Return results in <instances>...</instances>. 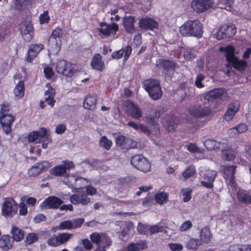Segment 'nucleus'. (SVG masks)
Returning a JSON list of instances; mask_svg holds the SVG:
<instances>
[{
	"mask_svg": "<svg viewBox=\"0 0 251 251\" xmlns=\"http://www.w3.org/2000/svg\"><path fill=\"white\" fill-rule=\"evenodd\" d=\"M180 32L184 36L201 37L202 34V25L198 20H189L180 27Z\"/></svg>",
	"mask_w": 251,
	"mask_h": 251,
	"instance_id": "nucleus-1",
	"label": "nucleus"
},
{
	"mask_svg": "<svg viewBox=\"0 0 251 251\" xmlns=\"http://www.w3.org/2000/svg\"><path fill=\"white\" fill-rule=\"evenodd\" d=\"M221 51H225V55L227 61L235 69L242 71L245 69L247 62L245 61L238 60L235 56V50L233 46H227L225 48H221Z\"/></svg>",
	"mask_w": 251,
	"mask_h": 251,
	"instance_id": "nucleus-2",
	"label": "nucleus"
},
{
	"mask_svg": "<svg viewBox=\"0 0 251 251\" xmlns=\"http://www.w3.org/2000/svg\"><path fill=\"white\" fill-rule=\"evenodd\" d=\"M144 87L152 99L157 100L161 97L162 91L160 83L157 80L147 79L144 82Z\"/></svg>",
	"mask_w": 251,
	"mask_h": 251,
	"instance_id": "nucleus-3",
	"label": "nucleus"
},
{
	"mask_svg": "<svg viewBox=\"0 0 251 251\" xmlns=\"http://www.w3.org/2000/svg\"><path fill=\"white\" fill-rule=\"evenodd\" d=\"M62 29L56 28L54 29L48 39V46L50 50L53 53H57L60 50L61 44Z\"/></svg>",
	"mask_w": 251,
	"mask_h": 251,
	"instance_id": "nucleus-4",
	"label": "nucleus"
},
{
	"mask_svg": "<svg viewBox=\"0 0 251 251\" xmlns=\"http://www.w3.org/2000/svg\"><path fill=\"white\" fill-rule=\"evenodd\" d=\"M75 165L71 161L65 160L62 164L53 167L50 170V174L57 176H61L65 175L71 169L74 168Z\"/></svg>",
	"mask_w": 251,
	"mask_h": 251,
	"instance_id": "nucleus-5",
	"label": "nucleus"
},
{
	"mask_svg": "<svg viewBox=\"0 0 251 251\" xmlns=\"http://www.w3.org/2000/svg\"><path fill=\"white\" fill-rule=\"evenodd\" d=\"M131 163L135 168L141 171L147 172L151 170V163L142 155H137L132 157Z\"/></svg>",
	"mask_w": 251,
	"mask_h": 251,
	"instance_id": "nucleus-6",
	"label": "nucleus"
},
{
	"mask_svg": "<svg viewBox=\"0 0 251 251\" xmlns=\"http://www.w3.org/2000/svg\"><path fill=\"white\" fill-rule=\"evenodd\" d=\"M73 234L68 232L58 233L53 235L47 241L49 246L56 247L65 243L72 238Z\"/></svg>",
	"mask_w": 251,
	"mask_h": 251,
	"instance_id": "nucleus-7",
	"label": "nucleus"
},
{
	"mask_svg": "<svg viewBox=\"0 0 251 251\" xmlns=\"http://www.w3.org/2000/svg\"><path fill=\"white\" fill-rule=\"evenodd\" d=\"M188 110L191 116L197 118H201L207 116L210 113V110L208 107L200 104L191 105L188 107Z\"/></svg>",
	"mask_w": 251,
	"mask_h": 251,
	"instance_id": "nucleus-8",
	"label": "nucleus"
},
{
	"mask_svg": "<svg viewBox=\"0 0 251 251\" xmlns=\"http://www.w3.org/2000/svg\"><path fill=\"white\" fill-rule=\"evenodd\" d=\"M236 32V29L234 25H224L217 32L216 38L221 40L224 38H230Z\"/></svg>",
	"mask_w": 251,
	"mask_h": 251,
	"instance_id": "nucleus-9",
	"label": "nucleus"
},
{
	"mask_svg": "<svg viewBox=\"0 0 251 251\" xmlns=\"http://www.w3.org/2000/svg\"><path fill=\"white\" fill-rule=\"evenodd\" d=\"M214 4L213 0H193L191 7L196 12H202L211 7Z\"/></svg>",
	"mask_w": 251,
	"mask_h": 251,
	"instance_id": "nucleus-10",
	"label": "nucleus"
},
{
	"mask_svg": "<svg viewBox=\"0 0 251 251\" xmlns=\"http://www.w3.org/2000/svg\"><path fill=\"white\" fill-rule=\"evenodd\" d=\"M100 27L99 29L100 35L102 37H108L111 34H115L118 30V25L115 23L111 24H107L105 22L100 23Z\"/></svg>",
	"mask_w": 251,
	"mask_h": 251,
	"instance_id": "nucleus-11",
	"label": "nucleus"
},
{
	"mask_svg": "<svg viewBox=\"0 0 251 251\" xmlns=\"http://www.w3.org/2000/svg\"><path fill=\"white\" fill-rule=\"evenodd\" d=\"M56 71L58 74L71 77L74 74V70L70 63L64 60L59 61L56 65Z\"/></svg>",
	"mask_w": 251,
	"mask_h": 251,
	"instance_id": "nucleus-12",
	"label": "nucleus"
},
{
	"mask_svg": "<svg viewBox=\"0 0 251 251\" xmlns=\"http://www.w3.org/2000/svg\"><path fill=\"white\" fill-rule=\"evenodd\" d=\"M21 33L23 39L26 42H29L32 39L33 29L30 22L26 21L23 22L20 25Z\"/></svg>",
	"mask_w": 251,
	"mask_h": 251,
	"instance_id": "nucleus-13",
	"label": "nucleus"
},
{
	"mask_svg": "<svg viewBox=\"0 0 251 251\" xmlns=\"http://www.w3.org/2000/svg\"><path fill=\"white\" fill-rule=\"evenodd\" d=\"M63 203L59 198L50 196L46 199L40 205L42 209H57Z\"/></svg>",
	"mask_w": 251,
	"mask_h": 251,
	"instance_id": "nucleus-14",
	"label": "nucleus"
},
{
	"mask_svg": "<svg viewBox=\"0 0 251 251\" xmlns=\"http://www.w3.org/2000/svg\"><path fill=\"white\" fill-rule=\"evenodd\" d=\"M15 118L11 114L0 116V123L5 134L11 133V126Z\"/></svg>",
	"mask_w": 251,
	"mask_h": 251,
	"instance_id": "nucleus-15",
	"label": "nucleus"
},
{
	"mask_svg": "<svg viewBox=\"0 0 251 251\" xmlns=\"http://www.w3.org/2000/svg\"><path fill=\"white\" fill-rule=\"evenodd\" d=\"M71 202L75 205L81 204L86 205L90 202L91 199L84 193L80 192L72 195L70 198Z\"/></svg>",
	"mask_w": 251,
	"mask_h": 251,
	"instance_id": "nucleus-16",
	"label": "nucleus"
},
{
	"mask_svg": "<svg viewBox=\"0 0 251 251\" xmlns=\"http://www.w3.org/2000/svg\"><path fill=\"white\" fill-rule=\"evenodd\" d=\"M14 200L12 199H7L5 201L2 207V214L5 216H12L17 212V207L15 205L13 207V203Z\"/></svg>",
	"mask_w": 251,
	"mask_h": 251,
	"instance_id": "nucleus-17",
	"label": "nucleus"
},
{
	"mask_svg": "<svg viewBox=\"0 0 251 251\" xmlns=\"http://www.w3.org/2000/svg\"><path fill=\"white\" fill-rule=\"evenodd\" d=\"M127 114L135 119H139L142 116V112L140 108L131 101L126 103Z\"/></svg>",
	"mask_w": 251,
	"mask_h": 251,
	"instance_id": "nucleus-18",
	"label": "nucleus"
},
{
	"mask_svg": "<svg viewBox=\"0 0 251 251\" xmlns=\"http://www.w3.org/2000/svg\"><path fill=\"white\" fill-rule=\"evenodd\" d=\"M162 123L169 131H171L174 130L176 126L177 119L174 115H167L162 119Z\"/></svg>",
	"mask_w": 251,
	"mask_h": 251,
	"instance_id": "nucleus-19",
	"label": "nucleus"
},
{
	"mask_svg": "<svg viewBox=\"0 0 251 251\" xmlns=\"http://www.w3.org/2000/svg\"><path fill=\"white\" fill-rule=\"evenodd\" d=\"M43 48L44 46L42 44H35L30 45L27 52V61L31 62L41 51Z\"/></svg>",
	"mask_w": 251,
	"mask_h": 251,
	"instance_id": "nucleus-20",
	"label": "nucleus"
},
{
	"mask_svg": "<svg viewBox=\"0 0 251 251\" xmlns=\"http://www.w3.org/2000/svg\"><path fill=\"white\" fill-rule=\"evenodd\" d=\"M139 26L144 29L153 30L158 27V23L153 19L150 18H145L140 20Z\"/></svg>",
	"mask_w": 251,
	"mask_h": 251,
	"instance_id": "nucleus-21",
	"label": "nucleus"
},
{
	"mask_svg": "<svg viewBox=\"0 0 251 251\" xmlns=\"http://www.w3.org/2000/svg\"><path fill=\"white\" fill-rule=\"evenodd\" d=\"M135 17L131 16H126L123 20V24L125 30L130 34L136 31L134 27Z\"/></svg>",
	"mask_w": 251,
	"mask_h": 251,
	"instance_id": "nucleus-22",
	"label": "nucleus"
},
{
	"mask_svg": "<svg viewBox=\"0 0 251 251\" xmlns=\"http://www.w3.org/2000/svg\"><path fill=\"white\" fill-rule=\"evenodd\" d=\"M203 144L205 147L209 150L217 149L223 150L226 148V143L225 142H217L214 140L206 139L203 142Z\"/></svg>",
	"mask_w": 251,
	"mask_h": 251,
	"instance_id": "nucleus-23",
	"label": "nucleus"
},
{
	"mask_svg": "<svg viewBox=\"0 0 251 251\" xmlns=\"http://www.w3.org/2000/svg\"><path fill=\"white\" fill-rule=\"evenodd\" d=\"M13 240L7 235H3L0 238V248L3 251H8L13 246Z\"/></svg>",
	"mask_w": 251,
	"mask_h": 251,
	"instance_id": "nucleus-24",
	"label": "nucleus"
},
{
	"mask_svg": "<svg viewBox=\"0 0 251 251\" xmlns=\"http://www.w3.org/2000/svg\"><path fill=\"white\" fill-rule=\"evenodd\" d=\"M97 97L95 95H88L83 103L85 108L94 110L96 108Z\"/></svg>",
	"mask_w": 251,
	"mask_h": 251,
	"instance_id": "nucleus-25",
	"label": "nucleus"
},
{
	"mask_svg": "<svg viewBox=\"0 0 251 251\" xmlns=\"http://www.w3.org/2000/svg\"><path fill=\"white\" fill-rule=\"evenodd\" d=\"M92 67L96 70L102 71L104 68V64L102 60V56L97 54L93 57L91 62Z\"/></svg>",
	"mask_w": 251,
	"mask_h": 251,
	"instance_id": "nucleus-26",
	"label": "nucleus"
},
{
	"mask_svg": "<svg viewBox=\"0 0 251 251\" xmlns=\"http://www.w3.org/2000/svg\"><path fill=\"white\" fill-rule=\"evenodd\" d=\"M238 109L239 107L237 104L232 103L229 104L227 110L225 114L224 119L227 121L231 120L233 116L238 111Z\"/></svg>",
	"mask_w": 251,
	"mask_h": 251,
	"instance_id": "nucleus-27",
	"label": "nucleus"
},
{
	"mask_svg": "<svg viewBox=\"0 0 251 251\" xmlns=\"http://www.w3.org/2000/svg\"><path fill=\"white\" fill-rule=\"evenodd\" d=\"M225 89L223 88H218L215 89L210 92L208 95L209 100H216L222 99L225 95Z\"/></svg>",
	"mask_w": 251,
	"mask_h": 251,
	"instance_id": "nucleus-28",
	"label": "nucleus"
},
{
	"mask_svg": "<svg viewBox=\"0 0 251 251\" xmlns=\"http://www.w3.org/2000/svg\"><path fill=\"white\" fill-rule=\"evenodd\" d=\"M200 237L201 243L207 244L209 243L212 238V234L209 228L207 227L202 228L200 232Z\"/></svg>",
	"mask_w": 251,
	"mask_h": 251,
	"instance_id": "nucleus-29",
	"label": "nucleus"
},
{
	"mask_svg": "<svg viewBox=\"0 0 251 251\" xmlns=\"http://www.w3.org/2000/svg\"><path fill=\"white\" fill-rule=\"evenodd\" d=\"M147 248V245L144 241L136 243L130 244L126 248V251H139Z\"/></svg>",
	"mask_w": 251,
	"mask_h": 251,
	"instance_id": "nucleus-30",
	"label": "nucleus"
},
{
	"mask_svg": "<svg viewBox=\"0 0 251 251\" xmlns=\"http://www.w3.org/2000/svg\"><path fill=\"white\" fill-rule=\"evenodd\" d=\"M14 93L17 99H20L24 96L25 94V85L23 81H19L16 84L14 89Z\"/></svg>",
	"mask_w": 251,
	"mask_h": 251,
	"instance_id": "nucleus-31",
	"label": "nucleus"
},
{
	"mask_svg": "<svg viewBox=\"0 0 251 251\" xmlns=\"http://www.w3.org/2000/svg\"><path fill=\"white\" fill-rule=\"evenodd\" d=\"M237 197L239 201L245 203H251V196L246 191L240 190L237 193Z\"/></svg>",
	"mask_w": 251,
	"mask_h": 251,
	"instance_id": "nucleus-32",
	"label": "nucleus"
},
{
	"mask_svg": "<svg viewBox=\"0 0 251 251\" xmlns=\"http://www.w3.org/2000/svg\"><path fill=\"white\" fill-rule=\"evenodd\" d=\"M181 51L183 53L184 59L187 61L192 60L196 56V51L194 49L183 48Z\"/></svg>",
	"mask_w": 251,
	"mask_h": 251,
	"instance_id": "nucleus-33",
	"label": "nucleus"
},
{
	"mask_svg": "<svg viewBox=\"0 0 251 251\" xmlns=\"http://www.w3.org/2000/svg\"><path fill=\"white\" fill-rule=\"evenodd\" d=\"M11 233L13 239L16 241H20L24 239V231L16 226H13Z\"/></svg>",
	"mask_w": 251,
	"mask_h": 251,
	"instance_id": "nucleus-34",
	"label": "nucleus"
},
{
	"mask_svg": "<svg viewBox=\"0 0 251 251\" xmlns=\"http://www.w3.org/2000/svg\"><path fill=\"white\" fill-rule=\"evenodd\" d=\"M47 128L41 127L38 131V136L39 138L38 142H41L40 139H44V141L51 142V137L48 134Z\"/></svg>",
	"mask_w": 251,
	"mask_h": 251,
	"instance_id": "nucleus-35",
	"label": "nucleus"
},
{
	"mask_svg": "<svg viewBox=\"0 0 251 251\" xmlns=\"http://www.w3.org/2000/svg\"><path fill=\"white\" fill-rule=\"evenodd\" d=\"M159 62L160 67L168 71L174 70L176 65L174 61L169 60L161 59Z\"/></svg>",
	"mask_w": 251,
	"mask_h": 251,
	"instance_id": "nucleus-36",
	"label": "nucleus"
},
{
	"mask_svg": "<svg viewBox=\"0 0 251 251\" xmlns=\"http://www.w3.org/2000/svg\"><path fill=\"white\" fill-rule=\"evenodd\" d=\"M201 245V241L199 239L192 238L188 242L186 247L188 249L196 251Z\"/></svg>",
	"mask_w": 251,
	"mask_h": 251,
	"instance_id": "nucleus-37",
	"label": "nucleus"
},
{
	"mask_svg": "<svg viewBox=\"0 0 251 251\" xmlns=\"http://www.w3.org/2000/svg\"><path fill=\"white\" fill-rule=\"evenodd\" d=\"M155 201L159 204H163L168 201V195L164 192H160L155 196Z\"/></svg>",
	"mask_w": 251,
	"mask_h": 251,
	"instance_id": "nucleus-38",
	"label": "nucleus"
},
{
	"mask_svg": "<svg viewBox=\"0 0 251 251\" xmlns=\"http://www.w3.org/2000/svg\"><path fill=\"white\" fill-rule=\"evenodd\" d=\"M236 168V166L233 165L225 166V173L231 180L234 178Z\"/></svg>",
	"mask_w": 251,
	"mask_h": 251,
	"instance_id": "nucleus-39",
	"label": "nucleus"
},
{
	"mask_svg": "<svg viewBox=\"0 0 251 251\" xmlns=\"http://www.w3.org/2000/svg\"><path fill=\"white\" fill-rule=\"evenodd\" d=\"M104 233L94 232L90 236L91 241L96 244H99L102 241V238Z\"/></svg>",
	"mask_w": 251,
	"mask_h": 251,
	"instance_id": "nucleus-40",
	"label": "nucleus"
},
{
	"mask_svg": "<svg viewBox=\"0 0 251 251\" xmlns=\"http://www.w3.org/2000/svg\"><path fill=\"white\" fill-rule=\"evenodd\" d=\"M222 157L225 160L230 161L234 159L235 155L231 150H226L222 151Z\"/></svg>",
	"mask_w": 251,
	"mask_h": 251,
	"instance_id": "nucleus-41",
	"label": "nucleus"
},
{
	"mask_svg": "<svg viewBox=\"0 0 251 251\" xmlns=\"http://www.w3.org/2000/svg\"><path fill=\"white\" fill-rule=\"evenodd\" d=\"M112 144V141L108 140L105 136H102L100 139V147L106 150H109L110 149Z\"/></svg>",
	"mask_w": 251,
	"mask_h": 251,
	"instance_id": "nucleus-42",
	"label": "nucleus"
},
{
	"mask_svg": "<svg viewBox=\"0 0 251 251\" xmlns=\"http://www.w3.org/2000/svg\"><path fill=\"white\" fill-rule=\"evenodd\" d=\"M72 223L71 220H65L61 222L60 224L56 226V228L60 230L72 229Z\"/></svg>",
	"mask_w": 251,
	"mask_h": 251,
	"instance_id": "nucleus-43",
	"label": "nucleus"
},
{
	"mask_svg": "<svg viewBox=\"0 0 251 251\" xmlns=\"http://www.w3.org/2000/svg\"><path fill=\"white\" fill-rule=\"evenodd\" d=\"M151 116L152 117H147L146 120L147 123H150V124L154 126L155 134H156V135H157L159 133V127L156 124L155 118L154 116H152V115Z\"/></svg>",
	"mask_w": 251,
	"mask_h": 251,
	"instance_id": "nucleus-44",
	"label": "nucleus"
},
{
	"mask_svg": "<svg viewBox=\"0 0 251 251\" xmlns=\"http://www.w3.org/2000/svg\"><path fill=\"white\" fill-rule=\"evenodd\" d=\"M216 175L217 172L216 171L208 170L204 175V179L207 181L214 182Z\"/></svg>",
	"mask_w": 251,
	"mask_h": 251,
	"instance_id": "nucleus-45",
	"label": "nucleus"
},
{
	"mask_svg": "<svg viewBox=\"0 0 251 251\" xmlns=\"http://www.w3.org/2000/svg\"><path fill=\"white\" fill-rule=\"evenodd\" d=\"M36 165L37 166L39 170H40V172H42L49 168L51 166V164L49 161H42L36 163Z\"/></svg>",
	"mask_w": 251,
	"mask_h": 251,
	"instance_id": "nucleus-46",
	"label": "nucleus"
},
{
	"mask_svg": "<svg viewBox=\"0 0 251 251\" xmlns=\"http://www.w3.org/2000/svg\"><path fill=\"white\" fill-rule=\"evenodd\" d=\"M29 1L30 0H16L15 8L17 10L24 9Z\"/></svg>",
	"mask_w": 251,
	"mask_h": 251,
	"instance_id": "nucleus-47",
	"label": "nucleus"
},
{
	"mask_svg": "<svg viewBox=\"0 0 251 251\" xmlns=\"http://www.w3.org/2000/svg\"><path fill=\"white\" fill-rule=\"evenodd\" d=\"M195 172V167L193 166H189L185 171L182 173V176L185 179L192 176Z\"/></svg>",
	"mask_w": 251,
	"mask_h": 251,
	"instance_id": "nucleus-48",
	"label": "nucleus"
},
{
	"mask_svg": "<svg viewBox=\"0 0 251 251\" xmlns=\"http://www.w3.org/2000/svg\"><path fill=\"white\" fill-rule=\"evenodd\" d=\"M138 146V143L133 140L132 139L127 138L126 141V145L125 146V149H129L136 148Z\"/></svg>",
	"mask_w": 251,
	"mask_h": 251,
	"instance_id": "nucleus-49",
	"label": "nucleus"
},
{
	"mask_svg": "<svg viewBox=\"0 0 251 251\" xmlns=\"http://www.w3.org/2000/svg\"><path fill=\"white\" fill-rule=\"evenodd\" d=\"M127 138V137H126L123 135L118 136L116 139L117 146L125 149V146L126 145V141Z\"/></svg>",
	"mask_w": 251,
	"mask_h": 251,
	"instance_id": "nucleus-50",
	"label": "nucleus"
},
{
	"mask_svg": "<svg viewBox=\"0 0 251 251\" xmlns=\"http://www.w3.org/2000/svg\"><path fill=\"white\" fill-rule=\"evenodd\" d=\"M72 223V229L80 228L84 222L83 218H77L71 221Z\"/></svg>",
	"mask_w": 251,
	"mask_h": 251,
	"instance_id": "nucleus-51",
	"label": "nucleus"
},
{
	"mask_svg": "<svg viewBox=\"0 0 251 251\" xmlns=\"http://www.w3.org/2000/svg\"><path fill=\"white\" fill-rule=\"evenodd\" d=\"M193 224L192 222L189 221H186L184 222L179 227V230L181 232L186 231L192 228Z\"/></svg>",
	"mask_w": 251,
	"mask_h": 251,
	"instance_id": "nucleus-52",
	"label": "nucleus"
},
{
	"mask_svg": "<svg viewBox=\"0 0 251 251\" xmlns=\"http://www.w3.org/2000/svg\"><path fill=\"white\" fill-rule=\"evenodd\" d=\"M41 172L39 170L36 164L31 167L28 171V174L30 176H35L39 175Z\"/></svg>",
	"mask_w": 251,
	"mask_h": 251,
	"instance_id": "nucleus-53",
	"label": "nucleus"
},
{
	"mask_svg": "<svg viewBox=\"0 0 251 251\" xmlns=\"http://www.w3.org/2000/svg\"><path fill=\"white\" fill-rule=\"evenodd\" d=\"M234 0H219V4H222L225 7L221 6V8H225L229 10L233 3Z\"/></svg>",
	"mask_w": 251,
	"mask_h": 251,
	"instance_id": "nucleus-54",
	"label": "nucleus"
},
{
	"mask_svg": "<svg viewBox=\"0 0 251 251\" xmlns=\"http://www.w3.org/2000/svg\"><path fill=\"white\" fill-rule=\"evenodd\" d=\"M38 235L35 233H30L27 234L26 237V242L28 244H31L37 240Z\"/></svg>",
	"mask_w": 251,
	"mask_h": 251,
	"instance_id": "nucleus-55",
	"label": "nucleus"
},
{
	"mask_svg": "<svg viewBox=\"0 0 251 251\" xmlns=\"http://www.w3.org/2000/svg\"><path fill=\"white\" fill-rule=\"evenodd\" d=\"M204 76L201 74H199L197 75L195 84L198 88H201L204 86L201 81L204 79Z\"/></svg>",
	"mask_w": 251,
	"mask_h": 251,
	"instance_id": "nucleus-56",
	"label": "nucleus"
},
{
	"mask_svg": "<svg viewBox=\"0 0 251 251\" xmlns=\"http://www.w3.org/2000/svg\"><path fill=\"white\" fill-rule=\"evenodd\" d=\"M46 87L48 90L45 92V95L48 96L49 98H53L55 94V90L49 83L46 84Z\"/></svg>",
	"mask_w": 251,
	"mask_h": 251,
	"instance_id": "nucleus-57",
	"label": "nucleus"
},
{
	"mask_svg": "<svg viewBox=\"0 0 251 251\" xmlns=\"http://www.w3.org/2000/svg\"><path fill=\"white\" fill-rule=\"evenodd\" d=\"M168 246L172 251H180L183 249V246L180 243H170Z\"/></svg>",
	"mask_w": 251,
	"mask_h": 251,
	"instance_id": "nucleus-58",
	"label": "nucleus"
},
{
	"mask_svg": "<svg viewBox=\"0 0 251 251\" xmlns=\"http://www.w3.org/2000/svg\"><path fill=\"white\" fill-rule=\"evenodd\" d=\"M50 19L48 16V11H45L43 14H41L39 17L40 23L41 24L47 23L49 22Z\"/></svg>",
	"mask_w": 251,
	"mask_h": 251,
	"instance_id": "nucleus-59",
	"label": "nucleus"
},
{
	"mask_svg": "<svg viewBox=\"0 0 251 251\" xmlns=\"http://www.w3.org/2000/svg\"><path fill=\"white\" fill-rule=\"evenodd\" d=\"M182 194L184 196L183 198V201L184 202L188 201L191 199L190 193L191 191L189 189H183L181 190Z\"/></svg>",
	"mask_w": 251,
	"mask_h": 251,
	"instance_id": "nucleus-60",
	"label": "nucleus"
},
{
	"mask_svg": "<svg viewBox=\"0 0 251 251\" xmlns=\"http://www.w3.org/2000/svg\"><path fill=\"white\" fill-rule=\"evenodd\" d=\"M122 231H125L126 233H128V231L133 227V224L131 222H125L123 223L122 226Z\"/></svg>",
	"mask_w": 251,
	"mask_h": 251,
	"instance_id": "nucleus-61",
	"label": "nucleus"
},
{
	"mask_svg": "<svg viewBox=\"0 0 251 251\" xmlns=\"http://www.w3.org/2000/svg\"><path fill=\"white\" fill-rule=\"evenodd\" d=\"M101 243L104 244V247L108 248L112 244V240L111 239L105 234H104L102 241Z\"/></svg>",
	"mask_w": 251,
	"mask_h": 251,
	"instance_id": "nucleus-62",
	"label": "nucleus"
},
{
	"mask_svg": "<svg viewBox=\"0 0 251 251\" xmlns=\"http://www.w3.org/2000/svg\"><path fill=\"white\" fill-rule=\"evenodd\" d=\"M44 72L45 74V76L47 78H51L53 75V72L52 69L49 67H46L44 68Z\"/></svg>",
	"mask_w": 251,
	"mask_h": 251,
	"instance_id": "nucleus-63",
	"label": "nucleus"
},
{
	"mask_svg": "<svg viewBox=\"0 0 251 251\" xmlns=\"http://www.w3.org/2000/svg\"><path fill=\"white\" fill-rule=\"evenodd\" d=\"M66 129V126L65 124H59L56 126L55 132L58 134H61L64 132Z\"/></svg>",
	"mask_w": 251,
	"mask_h": 251,
	"instance_id": "nucleus-64",
	"label": "nucleus"
}]
</instances>
